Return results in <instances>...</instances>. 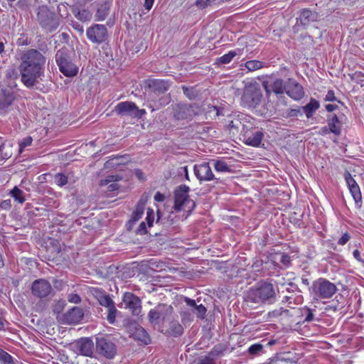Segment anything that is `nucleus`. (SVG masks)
Masks as SVG:
<instances>
[{
	"label": "nucleus",
	"instance_id": "a18cd8bd",
	"mask_svg": "<svg viewBox=\"0 0 364 364\" xmlns=\"http://www.w3.org/2000/svg\"><path fill=\"white\" fill-rule=\"evenodd\" d=\"M121 179V177L118 175H109L107 176L104 180H102L100 182L101 186H107L110 183H114L118 181Z\"/></svg>",
	"mask_w": 364,
	"mask_h": 364
},
{
	"label": "nucleus",
	"instance_id": "1a4fd4ad",
	"mask_svg": "<svg viewBox=\"0 0 364 364\" xmlns=\"http://www.w3.org/2000/svg\"><path fill=\"white\" fill-rule=\"evenodd\" d=\"M189 191L190 188L186 185L180 186L175 191L173 208L176 210L179 211L189 204H191V205L188 206V208H193L195 206L193 200L188 198Z\"/></svg>",
	"mask_w": 364,
	"mask_h": 364
},
{
	"label": "nucleus",
	"instance_id": "f704fd0d",
	"mask_svg": "<svg viewBox=\"0 0 364 364\" xmlns=\"http://www.w3.org/2000/svg\"><path fill=\"white\" fill-rule=\"evenodd\" d=\"M350 192L356 204L362 203V196L359 186H355L349 188Z\"/></svg>",
	"mask_w": 364,
	"mask_h": 364
},
{
	"label": "nucleus",
	"instance_id": "c9c22d12",
	"mask_svg": "<svg viewBox=\"0 0 364 364\" xmlns=\"http://www.w3.org/2000/svg\"><path fill=\"white\" fill-rule=\"evenodd\" d=\"M161 314L158 309H151L148 314L149 321L152 323H157L159 322Z\"/></svg>",
	"mask_w": 364,
	"mask_h": 364
},
{
	"label": "nucleus",
	"instance_id": "423d86ee",
	"mask_svg": "<svg viewBox=\"0 0 364 364\" xmlns=\"http://www.w3.org/2000/svg\"><path fill=\"white\" fill-rule=\"evenodd\" d=\"M93 295L101 306L107 308V321L109 323H114L115 322L117 310L115 307L113 300L110 298L109 295L107 294L105 291L99 289H95L94 290Z\"/></svg>",
	"mask_w": 364,
	"mask_h": 364
},
{
	"label": "nucleus",
	"instance_id": "9d476101",
	"mask_svg": "<svg viewBox=\"0 0 364 364\" xmlns=\"http://www.w3.org/2000/svg\"><path fill=\"white\" fill-rule=\"evenodd\" d=\"M16 94L11 88H0V115H6L12 110Z\"/></svg>",
	"mask_w": 364,
	"mask_h": 364
},
{
	"label": "nucleus",
	"instance_id": "f03ea898",
	"mask_svg": "<svg viewBox=\"0 0 364 364\" xmlns=\"http://www.w3.org/2000/svg\"><path fill=\"white\" fill-rule=\"evenodd\" d=\"M275 296L276 291L273 284L266 281H261L249 289L246 294V301L257 304L272 303Z\"/></svg>",
	"mask_w": 364,
	"mask_h": 364
},
{
	"label": "nucleus",
	"instance_id": "c03bdc74",
	"mask_svg": "<svg viewBox=\"0 0 364 364\" xmlns=\"http://www.w3.org/2000/svg\"><path fill=\"white\" fill-rule=\"evenodd\" d=\"M75 17L81 21H87L91 18V14L88 11L82 9L75 14Z\"/></svg>",
	"mask_w": 364,
	"mask_h": 364
},
{
	"label": "nucleus",
	"instance_id": "9b49d317",
	"mask_svg": "<svg viewBox=\"0 0 364 364\" xmlns=\"http://www.w3.org/2000/svg\"><path fill=\"white\" fill-rule=\"evenodd\" d=\"M96 350L107 359H112L117 353L115 344L105 338H97Z\"/></svg>",
	"mask_w": 364,
	"mask_h": 364
},
{
	"label": "nucleus",
	"instance_id": "c85d7f7f",
	"mask_svg": "<svg viewBox=\"0 0 364 364\" xmlns=\"http://www.w3.org/2000/svg\"><path fill=\"white\" fill-rule=\"evenodd\" d=\"M132 336L135 340L140 341L146 345L149 344L151 341L150 337L142 327L136 328L132 333Z\"/></svg>",
	"mask_w": 364,
	"mask_h": 364
},
{
	"label": "nucleus",
	"instance_id": "58836bf2",
	"mask_svg": "<svg viewBox=\"0 0 364 364\" xmlns=\"http://www.w3.org/2000/svg\"><path fill=\"white\" fill-rule=\"evenodd\" d=\"M237 55L236 51L230 50L228 53L222 55L219 59V62L222 64L229 63L233 58Z\"/></svg>",
	"mask_w": 364,
	"mask_h": 364
},
{
	"label": "nucleus",
	"instance_id": "5701e85b",
	"mask_svg": "<svg viewBox=\"0 0 364 364\" xmlns=\"http://www.w3.org/2000/svg\"><path fill=\"white\" fill-rule=\"evenodd\" d=\"M149 87L154 93L161 94L168 90L169 85L165 80H152L149 83Z\"/></svg>",
	"mask_w": 364,
	"mask_h": 364
},
{
	"label": "nucleus",
	"instance_id": "49530a36",
	"mask_svg": "<svg viewBox=\"0 0 364 364\" xmlns=\"http://www.w3.org/2000/svg\"><path fill=\"white\" fill-rule=\"evenodd\" d=\"M0 361L5 364H11L12 363V357L1 348H0Z\"/></svg>",
	"mask_w": 364,
	"mask_h": 364
},
{
	"label": "nucleus",
	"instance_id": "e433bc0d",
	"mask_svg": "<svg viewBox=\"0 0 364 364\" xmlns=\"http://www.w3.org/2000/svg\"><path fill=\"white\" fill-rule=\"evenodd\" d=\"M245 67L250 71H255L263 67V63L259 60H249L245 63Z\"/></svg>",
	"mask_w": 364,
	"mask_h": 364
},
{
	"label": "nucleus",
	"instance_id": "680f3d73",
	"mask_svg": "<svg viewBox=\"0 0 364 364\" xmlns=\"http://www.w3.org/2000/svg\"><path fill=\"white\" fill-rule=\"evenodd\" d=\"M146 232H147V231H146V224L144 222H141L136 230V233L139 234V235H144V234H146Z\"/></svg>",
	"mask_w": 364,
	"mask_h": 364
},
{
	"label": "nucleus",
	"instance_id": "b1692460",
	"mask_svg": "<svg viewBox=\"0 0 364 364\" xmlns=\"http://www.w3.org/2000/svg\"><path fill=\"white\" fill-rule=\"evenodd\" d=\"M193 110L191 108L186 105H178L174 108V117L178 119H185L191 117Z\"/></svg>",
	"mask_w": 364,
	"mask_h": 364
},
{
	"label": "nucleus",
	"instance_id": "4468645a",
	"mask_svg": "<svg viewBox=\"0 0 364 364\" xmlns=\"http://www.w3.org/2000/svg\"><path fill=\"white\" fill-rule=\"evenodd\" d=\"M126 309H129L134 315H139L141 312V300L138 296L131 292H125L122 298Z\"/></svg>",
	"mask_w": 364,
	"mask_h": 364
},
{
	"label": "nucleus",
	"instance_id": "0e129e2a",
	"mask_svg": "<svg viewBox=\"0 0 364 364\" xmlns=\"http://www.w3.org/2000/svg\"><path fill=\"white\" fill-rule=\"evenodd\" d=\"M306 311L307 314L304 320V322H310V321H313L314 315L312 313L311 310L309 309H306Z\"/></svg>",
	"mask_w": 364,
	"mask_h": 364
},
{
	"label": "nucleus",
	"instance_id": "09e8293b",
	"mask_svg": "<svg viewBox=\"0 0 364 364\" xmlns=\"http://www.w3.org/2000/svg\"><path fill=\"white\" fill-rule=\"evenodd\" d=\"M195 315L197 316V318L200 319L204 318V316L207 310L206 308L203 304L197 305V307H195Z\"/></svg>",
	"mask_w": 364,
	"mask_h": 364
},
{
	"label": "nucleus",
	"instance_id": "2f4dec72",
	"mask_svg": "<svg viewBox=\"0 0 364 364\" xmlns=\"http://www.w3.org/2000/svg\"><path fill=\"white\" fill-rule=\"evenodd\" d=\"M144 207H145V203L141 199L138 202L136 209L132 213V220H131L132 221L136 222V221L139 220L142 217V215L144 214Z\"/></svg>",
	"mask_w": 364,
	"mask_h": 364
},
{
	"label": "nucleus",
	"instance_id": "6e6552de",
	"mask_svg": "<svg viewBox=\"0 0 364 364\" xmlns=\"http://www.w3.org/2000/svg\"><path fill=\"white\" fill-rule=\"evenodd\" d=\"M115 112L120 116H129L133 118L140 119L146 114V110L139 109L134 102H122L115 106Z\"/></svg>",
	"mask_w": 364,
	"mask_h": 364
},
{
	"label": "nucleus",
	"instance_id": "ea45409f",
	"mask_svg": "<svg viewBox=\"0 0 364 364\" xmlns=\"http://www.w3.org/2000/svg\"><path fill=\"white\" fill-rule=\"evenodd\" d=\"M68 182V176L63 173H58L55 175V183L60 187L66 185Z\"/></svg>",
	"mask_w": 364,
	"mask_h": 364
},
{
	"label": "nucleus",
	"instance_id": "13d9d810",
	"mask_svg": "<svg viewBox=\"0 0 364 364\" xmlns=\"http://www.w3.org/2000/svg\"><path fill=\"white\" fill-rule=\"evenodd\" d=\"M11 207V201L10 199L2 200L0 203V209L9 210Z\"/></svg>",
	"mask_w": 364,
	"mask_h": 364
},
{
	"label": "nucleus",
	"instance_id": "603ef678",
	"mask_svg": "<svg viewBox=\"0 0 364 364\" xmlns=\"http://www.w3.org/2000/svg\"><path fill=\"white\" fill-rule=\"evenodd\" d=\"M33 141V139L31 136H27L24 138L20 143H19V151L20 152L23 151V149L31 144Z\"/></svg>",
	"mask_w": 364,
	"mask_h": 364
},
{
	"label": "nucleus",
	"instance_id": "473e14b6",
	"mask_svg": "<svg viewBox=\"0 0 364 364\" xmlns=\"http://www.w3.org/2000/svg\"><path fill=\"white\" fill-rule=\"evenodd\" d=\"M264 260L255 259L251 266L253 272L259 273L260 276L264 277Z\"/></svg>",
	"mask_w": 364,
	"mask_h": 364
},
{
	"label": "nucleus",
	"instance_id": "bb28decb",
	"mask_svg": "<svg viewBox=\"0 0 364 364\" xmlns=\"http://www.w3.org/2000/svg\"><path fill=\"white\" fill-rule=\"evenodd\" d=\"M317 14L309 9H304L299 16V21L302 25H308L310 22L316 20Z\"/></svg>",
	"mask_w": 364,
	"mask_h": 364
},
{
	"label": "nucleus",
	"instance_id": "c756f323",
	"mask_svg": "<svg viewBox=\"0 0 364 364\" xmlns=\"http://www.w3.org/2000/svg\"><path fill=\"white\" fill-rule=\"evenodd\" d=\"M110 6L108 3H104L97 8L95 19L99 21H104L109 14Z\"/></svg>",
	"mask_w": 364,
	"mask_h": 364
},
{
	"label": "nucleus",
	"instance_id": "412c9836",
	"mask_svg": "<svg viewBox=\"0 0 364 364\" xmlns=\"http://www.w3.org/2000/svg\"><path fill=\"white\" fill-rule=\"evenodd\" d=\"M280 268L275 259L267 257V260H264V276L278 275Z\"/></svg>",
	"mask_w": 364,
	"mask_h": 364
},
{
	"label": "nucleus",
	"instance_id": "7ed1b4c3",
	"mask_svg": "<svg viewBox=\"0 0 364 364\" xmlns=\"http://www.w3.org/2000/svg\"><path fill=\"white\" fill-rule=\"evenodd\" d=\"M60 71L66 77H74L78 73V67L73 62L66 48L58 50L55 56Z\"/></svg>",
	"mask_w": 364,
	"mask_h": 364
},
{
	"label": "nucleus",
	"instance_id": "e2e57ef3",
	"mask_svg": "<svg viewBox=\"0 0 364 364\" xmlns=\"http://www.w3.org/2000/svg\"><path fill=\"white\" fill-rule=\"evenodd\" d=\"M282 311H283V308H279V309H275L271 312H269V316L271 317H278V316H282Z\"/></svg>",
	"mask_w": 364,
	"mask_h": 364
},
{
	"label": "nucleus",
	"instance_id": "39448f33",
	"mask_svg": "<svg viewBox=\"0 0 364 364\" xmlns=\"http://www.w3.org/2000/svg\"><path fill=\"white\" fill-rule=\"evenodd\" d=\"M262 98V93L259 84L250 83L244 90L241 97L242 104L245 107H255L258 105Z\"/></svg>",
	"mask_w": 364,
	"mask_h": 364
},
{
	"label": "nucleus",
	"instance_id": "a19ab883",
	"mask_svg": "<svg viewBox=\"0 0 364 364\" xmlns=\"http://www.w3.org/2000/svg\"><path fill=\"white\" fill-rule=\"evenodd\" d=\"M240 125L244 127V125L242 124L241 122L239 119L230 121L228 124V128L230 129V132L235 135L236 133L238 132Z\"/></svg>",
	"mask_w": 364,
	"mask_h": 364
},
{
	"label": "nucleus",
	"instance_id": "ddd939ff",
	"mask_svg": "<svg viewBox=\"0 0 364 364\" xmlns=\"http://www.w3.org/2000/svg\"><path fill=\"white\" fill-rule=\"evenodd\" d=\"M51 291V284L44 279L35 280L31 286L32 294L38 298L46 297Z\"/></svg>",
	"mask_w": 364,
	"mask_h": 364
},
{
	"label": "nucleus",
	"instance_id": "72a5a7b5",
	"mask_svg": "<svg viewBox=\"0 0 364 364\" xmlns=\"http://www.w3.org/2000/svg\"><path fill=\"white\" fill-rule=\"evenodd\" d=\"M11 195L14 198V200L18 202L19 203H23L25 201L23 191H21L16 186H15L11 191Z\"/></svg>",
	"mask_w": 364,
	"mask_h": 364
},
{
	"label": "nucleus",
	"instance_id": "6ab92c4d",
	"mask_svg": "<svg viewBox=\"0 0 364 364\" xmlns=\"http://www.w3.org/2000/svg\"><path fill=\"white\" fill-rule=\"evenodd\" d=\"M83 316V310L80 307L75 306L65 314L64 320L69 324H76L82 321Z\"/></svg>",
	"mask_w": 364,
	"mask_h": 364
},
{
	"label": "nucleus",
	"instance_id": "4d7b16f0",
	"mask_svg": "<svg viewBox=\"0 0 364 364\" xmlns=\"http://www.w3.org/2000/svg\"><path fill=\"white\" fill-rule=\"evenodd\" d=\"M350 235L348 232H346L339 238L338 244L340 245H344L350 240Z\"/></svg>",
	"mask_w": 364,
	"mask_h": 364
},
{
	"label": "nucleus",
	"instance_id": "0eeeda50",
	"mask_svg": "<svg viewBox=\"0 0 364 364\" xmlns=\"http://www.w3.org/2000/svg\"><path fill=\"white\" fill-rule=\"evenodd\" d=\"M37 17L41 25L49 31H53L58 27V19L47 6L38 7Z\"/></svg>",
	"mask_w": 364,
	"mask_h": 364
},
{
	"label": "nucleus",
	"instance_id": "bf43d9fd",
	"mask_svg": "<svg viewBox=\"0 0 364 364\" xmlns=\"http://www.w3.org/2000/svg\"><path fill=\"white\" fill-rule=\"evenodd\" d=\"M146 220L149 227L152 226L154 222V212L151 210L147 211Z\"/></svg>",
	"mask_w": 364,
	"mask_h": 364
},
{
	"label": "nucleus",
	"instance_id": "5fc2aeb1",
	"mask_svg": "<svg viewBox=\"0 0 364 364\" xmlns=\"http://www.w3.org/2000/svg\"><path fill=\"white\" fill-rule=\"evenodd\" d=\"M280 262L282 263L285 267H289L291 265V257L284 253L281 254V258Z\"/></svg>",
	"mask_w": 364,
	"mask_h": 364
},
{
	"label": "nucleus",
	"instance_id": "20e7f679",
	"mask_svg": "<svg viewBox=\"0 0 364 364\" xmlns=\"http://www.w3.org/2000/svg\"><path fill=\"white\" fill-rule=\"evenodd\" d=\"M311 290L317 299H323L332 297L337 288L328 280L320 278L313 283Z\"/></svg>",
	"mask_w": 364,
	"mask_h": 364
},
{
	"label": "nucleus",
	"instance_id": "7c9ffc66",
	"mask_svg": "<svg viewBox=\"0 0 364 364\" xmlns=\"http://www.w3.org/2000/svg\"><path fill=\"white\" fill-rule=\"evenodd\" d=\"M272 90L277 95H282L287 91V84L282 79H277L272 85Z\"/></svg>",
	"mask_w": 364,
	"mask_h": 364
},
{
	"label": "nucleus",
	"instance_id": "864d4df0",
	"mask_svg": "<svg viewBox=\"0 0 364 364\" xmlns=\"http://www.w3.org/2000/svg\"><path fill=\"white\" fill-rule=\"evenodd\" d=\"M185 301L188 306V310L191 311L194 316L196 314L195 307H197V304L196 303V301L189 298H186Z\"/></svg>",
	"mask_w": 364,
	"mask_h": 364
},
{
	"label": "nucleus",
	"instance_id": "4be33fe9",
	"mask_svg": "<svg viewBox=\"0 0 364 364\" xmlns=\"http://www.w3.org/2000/svg\"><path fill=\"white\" fill-rule=\"evenodd\" d=\"M18 73L14 68H10L6 70L5 73V81L7 87L4 88H11V90H15L17 87L16 80L18 79Z\"/></svg>",
	"mask_w": 364,
	"mask_h": 364
},
{
	"label": "nucleus",
	"instance_id": "2eb2a0df",
	"mask_svg": "<svg viewBox=\"0 0 364 364\" xmlns=\"http://www.w3.org/2000/svg\"><path fill=\"white\" fill-rule=\"evenodd\" d=\"M194 173L200 181H210L216 179L209 163L196 164Z\"/></svg>",
	"mask_w": 364,
	"mask_h": 364
},
{
	"label": "nucleus",
	"instance_id": "052dcab7",
	"mask_svg": "<svg viewBox=\"0 0 364 364\" xmlns=\"http://www.w3.org/2000/svg\"><path fill=\"white\" fill-rule=\"evenodd\" d=\"M72 26H73V28L77 32H78L80 35L83 34V32H84L83 26L80 23H77V22H74V23H73Z\"/></svg>",
	"mask_w": 364,
	"mask_h": 364
},
{
	"label": "nucleus",
	"instance_id": "774afa93",
	"mask_svg": "<svg viewBox=\"0 0 364 364\" xmlns=\"http://www.w3.org/2000/svg\"><path fill=\"white\" fill-rule=\"evenodd\" d=\"M184 95H186L189 99H192L193 95L191 94L193 90L187 87L183 86L182 87Z\"/></svg>",
	"mask_w": 364,
	"mask_h": 364
},
{
	"label": "nucleus",
	"instance_id": "dca6fc26",
	"mask_svg": "<svg viewBox=\"0 0 364 364\" xmlns=\"http://www.w3.org/2000/svg\"><path fill=\"white\" fill-rule=\"evenodd\" d=\"M74 347L77 354L92 357L94 353V343L89 338H82L77 341Z\"/></svg>",
	"mask_w": 364,
	"mask_h": 364
},
{
	"label": "nucleus",
	"instance_id": "f3484780",
	"mask_svg": "<svg viewBox=\"0 0 364 364\" xmlns=\"http://www.w3.org/2000/svg\"><path fill=\"white\" fill-rule=\"evenodd\" d=\"M286 93L294 100H299L304 96L303 87L296 80L289 79Z\"/></svg>",
	"mask_w": 364,
	"mask_h": 364
},
{
	"label": "nucleus",
	"instance_id": "3c124183",
	"mask_svg": "<svg viewBox=\"0 0 364 364\" xmlns=\"http://www.w3.org/2000/svg\"><path fill=\"white\" fill-rule=\"evenodd\" d=\"M299 115H302L301 109L299 107L295 109H289L287 111L286 113V117H296Z\"/></svg>",
	"mask_w": 364,
	"mask_h": 364
},
{
	"label": "nucleus",
	"instance_id": "a211bd4d",
	"mask_svg": "<svg viewBox=\"0 0 364 364\" xmlns=\"http://www.w3.org/2000/svg\"><path fill=\"white\" fill-rule=\"evenodd\" d=\"M263 138V133L260 131L252 132L247 130L243 134V141L245 144L258 146Z\"/></svg>",
	"mask_w": 364,
	"mask_h": 364
},
{
	"label": "nucleus",
	"instance_id": "f8f14e48",
	"mask_svg": "<svg viewBox=\"0 0 364 364\" xmlns=\"http://www.w3.org/2000/svg\"><path fill=\"white\" fill-rule=\"evenodd\" d=\"M87 38L94 43H101L107 39V31L104 25L95 24L87 29Z\"/></svg>",
	"mask_w": 364,
	"mask_h": 364
},
{
	"label": "nucleus",
	"instance_id": "338daca9",
	"mask_svg": "<svg viewBox=\"0 0 364 364\" xmlns=\"http://www.w3.org/2000/svg\"><path fill=\"white\" fill-rule=\"evenodd\" d=\"M353 255L355 259L364 264V260L361 258L360 252L358 250H355L353 252Z\"/></svg>",
	"mask_w": 364,
	"mask_h": 364
},
{
	"label": "nucleus",
	"instance_id": "393cba45",
	"mask_svg": "<svg viewBox=\"0 0 364 364\" xmlns=\"http://www.w3.org/2000/svg\"><path fill=\"white\" fill-rule=\"evenodd\" d=\"M328 125L331 132L336 136H339L341 133L342 123L336 114L328 117Z\"/></svg>",
	"mask_w": 364,
	"mask_h": 364
},
{
	"label": "nucleus",
	"instance_id": "79ce46f5",
	"mask_svg": "<svg viewBox=\"0 0 364 364\" xmlns=\"http://www.w3.org/2000/svg\"><path fill=\"white\" fill-rule=\"evenodd\" d=\"M217 0H196V6L201 9L216 4Z\"/></svg>",
	"mask_w": 364,
	"mask_h": 364
},
{
	"label": "nucleus",
	"instance_id": "de8ad7c7",
	"mask_svg": "<svg viewBox=\"0 0 364 364\" xmlns=\"http://www.w3.org/2000/svg\"><path fill=\"white\" fill-rule=\"evenodd\" d=\"M344 178L348 185V188L351 187L358 186V183L355 179L352 177L351 174L348 171H346L344 173Z\"/></svg>",
	"mask_w": 364,
	"mask_h": 364
},
{
	"label": "nucleus",
	"instance_id": "aec40b11",
	"mask_svg": "<svg viewBox=\"0 0 364 364\" xmlns=\"http://www.w3.org/2000/svg\"><path fill=\"white\" fill-rule=\"evenodd\" d=\"M165 333L169 336L178 337L183 333V328L176 320L168 321V324L164 326Z\"/></svg>",
	"mask_w": 364,
	"mask_h": 364
},
{
	"label": "nucleus",
	"instance_id": "cd10ccee",
	"mask_svg": "<svg viewBox=\"0 0 364 364\" xmlns=\"http://www.w3.org/2000/svg\"><path fill=\"white\" fill-rule=\"evenodd\" d=\"M319 102L316 100L311 98L310 102L307 105L302 107V109L305 113L306 117L311 118L314 114V112L319 108Z\"/></svg>",
	"mask_w": 364,
	"mask_h": 364
},
{
	"label": "nucleus",
	"instance_id": "37998d69",
	"mask_svg": "<svg viewBox=\"0 0 364 364\" xmlns=\"http://www.w3.org/2000/svg\"><path fill=\"white\" fill-rule=\"evenodd\" d=\"M264 346L260 343H255L248 348V353L252 355H257L262 352Z\"/></svg>",
	"mask_w": 364,
	"mask_h": 364
},
{
	"label": "nucleus",
	"instance_id": "4c0bfd02",
	"mask_svg": "<svg viewBox=\"0 0 364 364\" xmlns=\"http://www.w3.org/2000/svg\"><path fill=\"white\" fill-rule=\"evenodd\" d=\"M181 321L183 323H190L193 321L194 316L188 309L182 310L180 313Z\"/></svg>",
	"mask_w": 364,
	"mask_h": 364
},
{
	"label": "nucleus",
	"instance_id": "f257e3e1",
	"mask_svg": "<svg viewBox=\"0 0 364 364\" xmlns=\"http://www.w3.org/2000/svg\"><path fill=\"white\" fill-rule=\"evenodd\" d=\"M46 57L36 49H29L21 56L18 69L21 81L27 88H33L44 77Z\"/></svg>",
	"mask_w": 364,
	"mask_h": 364
},
{
	"label": "nucleus",
	"instance_id": "a878e982",
	"mask_svg": "<svg viewBox=\"0 0 364 364\" xmlns=\"http://www.w3.org/2000/svg\"><path fill=\"white\" fill-rule=\"evenodd\" d=\"M214 169L219 173H232V166L224 160H212Z\"/></svg>",
	"mask_w": 364,
	"mask_h": 364
},
{
	"label": "nucleus",
	"instance_id": "69168bd1",
	"mask_svg": "<svg viewBox=\"0 0 364 364\" xmlns=\"http://www.w3.org/2000/svg\"><path fill=\"white\" fill-rule=\"evenodd\" d=\"M336 100V99L333 91L329 90L326 95L325 100L326 101H335Z\"/></svg>",
	"mask_w": 364,
	"mask_h": 364
},
{
	"label": "nucleus",
	"instance_id": "6e6d98bb",
	"mask_svg": "<svg viewBox=\"0 0 364 364\" xmlns=\"http://www.w3.org/2000/svg\"><path fill=\"white\" fill-rule=\"evenodd\" d=\"M68 300L73 304H79L81 301L80 296L77 294H70L68 296Z\"/></svg>",
	"mask_w": 364,
	"mask_h": 364
},
{
	"label": "nucleus",
	"instance_id": "8fccbe9b",
	"mask_svg": "<svg viewBox=\"0 0 364 364\" xmlns=\"http://www.w3.org/2000/svg\"><path fill=\"white\" fill-rule=\"evenodd\" d=\"M300 313L299 309L291 308V309H284L282 311V316L284 317H291L294 315H297Z\"/></svg>",
	"mask_w": 364,
	"mask_h": 364
}]
</instances>
